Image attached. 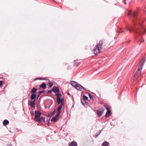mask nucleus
Returning a JSON list of instances; mask_svg holds the SVG:
<instances>
[{
    "label": "nucleus",
    "mask_w": 146,
    "mask_h": 146,
    "mask_svg": "<svg viewBox=\"0 0 146 146\" xmlns=\"http://www.w3.org/2000/svg\"><path fill=\"white\" fill-rule=\"evenodd\" d=\"M134 20V26L130 28L129 26L128 25L126 27V29L129 31L130 32L133 31L138 35L140 34L144 35L146 33V28H143L142 25L143 22L139 18Z\"/></svg>",
    "instance_id": "obj_1"
},
{
    "label": "nucleus",
    "mask_w": 146,
    "mask_h": 146,
    "mask_svg": "<svg viewBox=\"0 0 146 146\" xmlns=\"http://www.w3.org/2000/svg\"><path fill=\"white\" fill-rule=\"evenodd\" d=\"M144 62L145 61L144 60H142L140 62L137 68V70L134 76L133 80L134 81H136L140 76Z\"/></svg>",
    "instance_id": "obj_2"
},
{
    "label": "nucleus",
    "mask_w": 146,
    "mask_h": 146,
    "mask_svg": "<svg viewBox=\"0 0 146 146\" xmlns=\"http://www.w3.org/2000/svg\"><path fill=\"white\" fill-rule=\"evenodd\" d=\"M104 42V40H100L99 43L97 45L94 49L93 50L94 53L95 54H98L103 48V44Z\"/></svg>",
    "instance_id": "obj_3"
},
{
    "label": "nucleus",
    "mask_w": 146,
    "mask_h": 146,
    "mask_svg": "<svg viewBox=\"0 0 146 146\" xmlns=\"http://www.w3.org/2000/svg\"><path fill=\"white\" fill-rule=\"evenodd\" d=\"M41 113V112L38 110H36L35 111L34 118L35 120L38 122H41L40 116Z\"/></svg>",
    "instance_id": "obj_4"
},
{
    "label": "nucleus",
    "mask_w": 146,
    "mask_h": 146,
    "mask_svg": "<svg viewBox=\"0 0 146 146\" xmlns=\"http://www.w3.org/2000/svg\"><path fill=\"white\" fill-rule=\"evenodd\" d=\"M104 111V109L102 108H100L97 111L96 113L98 116L100 117L102 115Z\"/></svg>",
    "instance_id": "obj_5"
},
{
    "label": "nucleus",
    "mask_w": 146,
    "mask_h": 146,
    "mask_svg": "<svg viewBox=\"0 0 146 146\" xmlns=\"http://www.w3.org/2000/svg\"><path fill=\"white\" fill-rule=\"evenodd\" d=\"M128 15H131L134 19H135L137 17V14L135 11L132 12V11L128 10Z\"/></svg>",
    "instance_id": "obj_6"
},
{
    "label": "nucleus",
    "mask_w": 146,
    "mask_h": 146,
    "mask_svg": "<svg viewBox=\"0 0 146 146\" xmlns=\"http://www.w3.org/2000/svg\"><path fill=\"white\" fill-rule=\"evenodd\" d=\"M60 114L59 112H58L56 116L52 117L51 119V121L52 122H56L58 119L59 117V115Z\"/></svg>",
    "instance_id": "obj_7"
},
{
    "label": "nucleus",
    "mask_w": 146,
    "mask_h": 146,
    "mask_svg": "<svg viewBox=\"0 0 146 146\" xmlns=\"http://www.w3.org/2000/svg\"><path fill=\"white\" fill-rule=\"evenodd\" d=\"M75 88L77 90L80 91H81L82 89L85 90L84 87H83L82 86L78 84Z\"/></svg>",
    "instance_id": "obj_8"
},
{
    "label": "nucleus",
    "mask_w": 146,
    "mask_h": 146,
    "mask_svg": "<svg viewBox=\"0 0 146 146\" xmlns=\"http://www.w3.org/2000/svg\"><path fill=\"white\" fill-rule=\"evenodd\" d=\"M52 91L55 93H56L57 92H58L59 91V88L57 86H54L52 88Z\"/></svg>",
    "instance_id": "obj_9"
},
{
    "label": "nucleus",
    "mask_w": 146,
    "mask_h": 146,
    "mask_svg": "<svg viewBox=\"0 0 146 146\" xmlns=\"http://www.w3.org/2000/svg\"><path fill=\"white\" fill-rule=\"evenodd\" d=\"M35 99H34L33 101H31L30 102V106L31 108H35Z\"/></svg>",
    "instance_id": "obj_10"
},
{
    "label": "nucleus",
    "mask_w": 146,
    "mask_h": 146,
    "mask_svg": "<svg viewBox=\"0 0 146 146\" xmlns=\"http://www.w3.org/2000/svg\"><path fill=\"white\" fill-rule=\"evenodd\" d=\"M64 104L62 105L61 104L58 107L57 109V111H58V112H59L60 114V110L62 109V106H64Z\"/></svg>",
    "instance_id": "obj_11"
},
{
    "label": "nucleus",
    "mask_w": 146,
    "mask_h": 146,
    "mask_svg": "<svg viewBox=\"0 0 146 146\" xmlns=\"http://www.w3.org/2000/svg\"><path fill=\"white\" fill-rule=\"evenodd\" d=\"M78 84V83H77L76 82L73 81H72L71 82V84L72 86L75 88L76 87Z\"/></svg>",
    "instance_id": "obj_12"
},
{
    "label": "nucleus",
    "mask_w": 146,
    "mask_h": 146,
    "mask_svg": "<svg viewBox=\"0 0 146 146\" xmlns=\"http://www.w3.org/2000/svg\"><path fill=\"white\" fill-rule=\"evenodd\" d=\"M56 95L57 96L56 99H60V97L62 96V94L60 92V91L56 93Z\"/></svg>",
    "instance_id": "obj_13"
},
{
    "label": "nucleus",
    "mask_w": 146,
    "mask_h": 146,
    "mask_svg": "<svg viewBox=\"0 0 146 146\" xmlns=\"http://www.w3.org/2000/svg\"><path fill=\"white\" fill-rule=\"evenodd\" d=\"M77 144L75 141H72L69 144V146H77Z\"/></svg>",
    "instance_id": "obj_14"
},
{
    "label": "nucleus",
    "mask_w": 146,
    "mask_h": 146,
    "mask_svg": "<svg viewBox=\"0 0 146 146\" xmlns=\"http://www.w3.org/2000/svg\"><path fill=\"white\" fill-rule=\"evenodd\" d=\"M9 121L6 119L4 120L3 121V125L4 126H6L9 123Z\"/></svg>",
    "instance_id": "obj_15"
},
{
    "label": "nucleus",
    "mask_w": 146,
    "mask_h": 146,
    "mask_svg": "<svg viewBox=\"0 0 146 146\" xmlns=\"http://www.w3.org/2000/svg\"><path fill=\"white\" fill-rule=\"evenodd\" d=\"M111 115V110L110 111H107L105 115L106 117H109Z\"/></svg>",
    "instance_id": "obj_16"
},
{
    "label": "nucleus",
    "mask_w": 146,
    "mask_h": 146,
    "mask_svg": "<svg viewBox=\"0 0 146 146\" xmlns=\"http://www.w3.org/2000/svg\"><path fill=\"white\" fill-rule=\"evenodd\" d=\"M40 88H42L44 89H45L46 88V85L45 83L43 82L40 86Z\"/></svg>",
    "instance_id": "obj_17"
},
{
    "label": "nucleus",
    "mask_w": 146,
    "mask_h": 146,
    "mask_svg": "<svg viewBox=\"0 0 146 146\" xmlns=\"http://www.w3.org/2000/svg\"><path fill=\"white\" fill-rule=\"evenodd\" d=\"M32 94L31 96V99L32 100L35 99L36 97V95L35 94Z\"/></svg>",
    "instance_id": "obj_18"
},
{
    "label": "nucleus",
    "mask_w": 146,
    "mask_h": 146,
    "mask_svg": "<svg viewBox=\"0 0 146 146\" xmlns=\"http://www.w3.org/2000/svg\"><path fill=\"white\" fill-rule=\"evenodd\" d=\"M37 90V88H33L31 90V94H35Z\"/></svg>",
    "instance_id": "obj_19"
},
{
    "label": "nucleus",
    "mask_w": 146,
    "mask_h": 146,
    "mask_svg": "<svg viewBox=\"0 0 146 146\" xmlns=\"http://www.w3.org/2000/svg\"><path fill=\"white\" fill-rule=\"evenodd\" d=\"M81 103L83 104V105H85L86 104H87V103L86 102V101H85V100L82 99H81Z\"/></svg>",
    "instance_id": "obj_20"
},
{
    "label": "nucleus",
    "mask_w": 146,
    "mask_h": 146,
    "mask_svg": "<svg viewBox=\"0 0 146 146\" xmlns=\"http://www.w3.org/2000/svg\"><path fill=\"white\" fill-rule=\"evenodd\" d=\"M47 80H48V81H49L48 83H49V86L50 87H52V85H53V83H52V82H50V80L49 79H47Z\"/></svg>",
    "instance_id": "obj_21"
},
{
    "label": "nucleus",
    "mask_w": 146,
    "mask_h": 146,
    "mask_svg": "<svg viewBox=\"0 0 146 146\" xmlns=\"http://www.w3.org/2000/svg\"><path fill=\"white\" fill-rule=\"evenodd\" d=\"M61 102V104L62 105V104H64V99L63 98H60V100Z\"/></svg>",
    "instance_id": "obj_22"
},
{
    "label": "nucleus",
    "mask_w": 146,
    "mask_h": 146,
    "mask_svg": "<svg viewBox=\"0 0 146 146\" xmlns=\"http://www.w3.org/2000/svg\"><path fill=\"white\" fill-rule=\"evenodd\" d=\"M102 145L104 146H108V143L107 141H104Z\"/></svg>",
    "instance_id": "obj_23"
},
{
    "label": "nucleus",
    "mask_w": 146,
    "mask_h": 146,
    "mask_svg": "<svg viewBox=\"0 0 146 146\" xmlns=\"http://www.w3.org/2000/svg\"><path fill=\"white\" fill-rule=\"evenodd\" d=\"M41 121H42L44 123H45V117H40Z\"/></svg>",
    "instance_id": "obj_24"
},
{
    "label": "nucleus",
    "mask_w": 146,
    "mask_h": 146,
    "mask_svg": "<svg viewBox=\"0 0 146 146\" xmlns=\"http://www.w3.org/2000/svg\"><path fill=\"white\" fill-rule=\"evenodd\" d=\"M105 108H106V109L107 110V111H111L110 108L108 106H105Z\"/></svg>",
    "instance_id": "obj_25"
},
{
    "label": "nucleus",
    "mask_w": 146,
    "mask_h": 146,
    "mask_svg": "<svg viewBox=\"0 0 146 146\" xmlns=\"http://www.w3.org/2000/svg\"><path fill=\"white\" fill-rule=\"evenodd\" d=\"M57 102L58 104H61V102L60 101V99H56Z\"/></svg>",
    "instance_id": "obj_26"
},
{
    "label": "nucleus",
    "mask_w": 146,
    "mask_h": 146,
    "mask_svg": "<svg viewBox=\"0 0 146 146\" xmlns=\"http://www.w3.org/2000/svg\"><path fill=\"white\" fill-rule=\"evenodd\" d=\"M44 92V91H39L38 93V97L40 96V95L41 94V93Z\"/></svg>",
    "instance_id": "obj_27"
},
{
    "label": "nucleus",
    "mask_w": 146,
    "mask_h": 146,
    "mask_svg": "<svg viewBox=\"0 0 146 146\" xmlns=\"http://www.w3.org/2000/svg\"><path fill=\"white\" fill-rule=\"evenodd\" d=\"M124 1V3L125 4H126L127 3H129V2L128 1V0H123Z\"/></svg>",
    "instance_id": "obj_28"
},
{
    "label": "nucleus",
    "mask_w": 146,
    "mask_h": 146,
    "mask_svg": "<svg viewBox=\"0 0 146 146\" xmlns=\"http://www.w3.org/2000/svg\"><path fill=\"white\" fill-rule=\"evenodd\" d=\"M3 81L2 80L0 81V87L3 86Z\"/></svg>",
    "instance_id": "obj_29"
},
{
    "label": "nucleus",
    "mask_w": 146,
    "mask_h": 146,
    "mask_svg": "<svg viewBox=\"0 0 146 146\" xmlns=\"http://www.w3.org/2000/svg\"><path fill=\"white\" fill-rule=\"evenodd\" d=\"M83 99L85 100H87L88 99V97L86 96L85 95L83 96Z\"/></svg>",
    "instance_id": "obj_30"
},
{
    "label": "nucleus",
    "mask_w": 146,
    "mask_h": 146,
    "mask_svg": "<svg viewBox=\"0 0 146 146\" xmlns=\"http://www.w3.org/2000/svg\"><path fill=\"white\" fill-rule=\"evenodd\" d=\"M52 90H49L48 91V93H49L50 94H51L52 93Z\"/></svg>",
    "instance_id": "obj_31"
},
{
    "label": "nucleus",
    "mask_w": 146,
    "mask_h": 146,
    "mask_svg": "<svg viewBox=\"0 0 146 146\" xmlns=\"http://www.w3.org/2000/svg\"><path fill=\"white\" fill-rule=\"evenodd\" d=\"M101 133V131H100L99 133H97L95 136L96 137H97Z\"/></svg>",
    "instance_id": "obj_32"
},
{
    "label": "nucleus",
    "mask_w": 146,
    "mask_h": 146,
    "mask_svg": "<svg viewBox=\"0 0 146 146\" xmlns=\"http://www.w3.org/2000/svg\"><path fill=\"white\" fill-rule=\"evenodd\" d=\"M89 98L91 99H92L93 97H92V96L90 94H89Z\"/></svg>",
    "instance_id": "obj_33"
},
{
    "label": "nucleus",
    "mask_w": 146,
    "mask_h": 146,
    "mask_svg": "<svg viewBox=\"0 0 146 146\" xmlns=\"http://www.w3.org/2000/svg\"><path fill=\"white\" fill-rule=\"evenodd\" d=\"M119 32L120 33H122L123 32V31H120L119 30Z\"/></svg>",
    "instance_id": "obj_34"
},
{
    "label": "nucleus",
    "mask_w": 146,
    "mask_h": 146,
    "mask_svg": "<svg viewBox=\"0 0 146 146\" xmlns=\"http://www.w3.org/2000/svg\"><path fill=\"white\" fill-rule=\"evenodd\" d=\"M141 42H143L144 41V40H143V41H140Z\"/></svg>",
    "instance_id": "obj_35"
},
{
    "label": "nucleus",
    "mask_w": 146,
    "mask_h": 146,
    "mask_svg": "<svg viewBox=\"0 0 146 146\" xmlns=\"http://www.w3.org/2000/svg\"><path fill=\"white\" fill-rule=\"evenodd\" d=\"M39 80H44V79H39Z\"/></svg>",
    "instance_id": "obj_36"
},
{
    "label": "nucleus",
    "mask_w": 146,
    "mask_h": 146,
    "mask_svg": "<svg viewBox=\"0 0 146 146\" xmlns=\"http://www.w3.org/2000/svg\"><path fill=\"white\" fill-rule=\"evenodd\" d=\"M8 146H11L10 145H9Z\"/></svg>",
    "instance_id": "obj_37"
}]
</instances>
